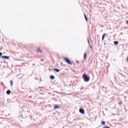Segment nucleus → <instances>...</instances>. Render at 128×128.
I'll list each match as a JSON object with an SVG mask.
<instances>
[{
    "instance_id": "28",
    "label": "nucleus",
    "mask_w": 128,
    "mask_h": 128,
    "mask_svg": "<svg viewBox=\"0 0 128 128\" xmlns=\"http://www.w3.org/2000/svg\"><path fill=\"white\" fill-rule=\"evenodd\" d=\"M71 86H72V85H71Z\"/></svg>"
},
{
    "instance_id": "7",
    "label": "nucleus",
    "mask_w": 128,
    "mask_h": 128,
    "mask_svg": "<svg viewBox=\"0 0 128 128\" xmlns=\"http://www.w3.org/2000/svg\"><path fill=\"white\" fill-rule=\"evenodd\" d=\"M53 70H54V72H60V70L58 68H54Z\"/></svg>"
},
{
    "instance_id": "14",
    "label": "nucleus",
    "mask_w": 128,
    "mask_h": 128,
    "mask_svg": "<svg viewBox=\"0 0 128 128\" xmlns=\"http://www.w3.org/2000/svg\"><path fill=\"white\" fill-rule=\"evenodd\" d=\"M101 124H102V126H104L106 124V122L104 121H102L101 122Z\"/></svg>"
},
{
    "instance_id": "30",
    "label": "nucleus",
    "mask_w": 128,
    "mask_h": 128,
    "mask_svg": "<svg viewBox=\"0 0 128 128\" xmlns=\"http://www.w3.org/2000/svg\"><path fill=\"white\" fill-rule=\"evenodd\" d=\"M40 81L42 82V80H40Z\"/></svg>"
},
{
    "instance_id": "10",
    "label": "nucleus",
    "mask_w": 128,
    "mask_h": 128,
    "mask_svg": "<svg viewBox=\"0 0 128 128\" xmlns=\"http://www.w3.org/2000/svg\"><path fill=\"white\" fill-rule=\"evenodd\" d=\"M54 78H56V77H54V76L52 75L50 76V80H54Z\"/></svg>"
},
{
    "instance_id": "4",
    "label": "nucleus",
    "mask_w": 128,
    "mask_h": 128,
    "mask_svg": "<svg viewBox=\"0 0 128 128\" xmlns=\"http://www.w3.org/2000/svg\"><path fill=\"white\" fill-rule=\"evenodd\" d=\"M36 52H39L40 54H42V50L40 48H37Z\"/></svg>"
},
{
    "instance_id": "9",
    "label": "nucleus",
    "mask_w": 128,
    "mask_h": 128,
    "mask_svg": "<svg viewBox=\"0 0 128 128\" xmlns=\"http://www.w3.org/2000/svg\"><path fill=\"white\" fill-rule=\"evenodd\" d=\"M86 56H88L86 53H84V60H86Z\"/></svg>"
},
{
    "instance_id": "3",
    "label": "nucleus",
    "mask_w": 128,
    "mask_h": 128,
    "mask_svg": "<svg viewBox=\"0 0 128 128\" xmlns=\"http://www.w3.org/2000/svg\"><path fill=\"white\" fill-rule=\"evenodd\" d=\"M79 112L82 114H86V112H84V108H80Z\"/></svg>"
},
{
    "instance_id": "31",
    "label": "nucleus",
    "mask_w": 128,
    "mask_h": 128,
    "mask_svg": "<svg viewBox=\"0 0 128 128\" xmlns=\"http://www.w3.org/2000/svg\"><path fill=\"white\" fill-rule=\"evenodd\" d=\"M104 88V86H102V88Z\"/></svg>"
},
{
    "instance_id": "21",
    "label": "nucleus",
    "mask_w": 128,
    "mask_h": 128,
    "mask_svg": "<svg viewBox=\"0 0 128 128\" xmlns=\"http://www.w3.org/2000/svg\"><path fill=\"white\" fill-rule=\"evenodd\" d=\"M76 64H80V62L79 61H76Z\"/></svg>"
},
{
    "instance_id": "16",
    "label": "nucleus",
    "mask_w": 128,
    "mask_h": 128,
    "mask_svg": "<svg viewBox=\"0 0 128 128\" xmlns=\"http://www.w3.org/2000/svg\"><path fill=\"white\" fill-rule=\"evenodd\" d=\"M122 104H123V102H120L118 103V105L119 106H122Z\"/></svg>"
},
{
    "instance_id": "19",
    "label": "nucleus",
    "mask_w": 128,
    "mask_h": 128,
    "mask_svg": "<svg viewBox=\"0 0 128 128\" xmlns=\"http://www.w3.org/2000/svg\"><path fill=\"white\" fill-rule=\"evenodd\" d=\"M104 128H110V126H104Z\"/></svg>"
},
{
    "instance_id": "13",
    "label": "nucleus",
    "mask_w": 128,
    "mask_h": 128,
    "mask_svg": "<svg viewBox=\"0 0 128 128\" xmlns=\"http://www.w3.org/2000/svg\"><path fill=\"white\" fill-rule=\"evenodd\" d=\"M84 16L85 18L86 22H88V17L86 16V15L84 14Z\"/></svg>"
},
{
    "instance_id": "24",
    "label": "nucleus",
    "mask_w": 128,
    "mask_h": 128,
    "mask_svg": "<svg viewBox=\"0 0 128 128\" xmlns=\"http://www.w3.org/2000/svg\"><path fill=\"white\" fill-rule=\"evenodd\" d=\"M126 62H128V57L127 60H126Z\"/></svg>"
},
{
    "instance_id": "11",
    "label": "nucleus",
    "mask_w": 128,
    "mask_h": 128,
    "mask_svg": "<svg viewBox=\"0 0 128 128\" xmlns=\"http://www.w3.org/2000/svg\"><path fill=\"white\" fill-rule=\"evenodd\" d=\"M114 44L115 46H118V41H114Z\"/></svg>"
},
{
    "instance_id": "23",
    "label": "nucleus",
    "mask_w": 128,
    "mask_h": 128,
    "mask_svg": "<svg viewBox=\"0 0 128 128\" xmlns=\"http://www.w3.org/2000/svg\"><path fill=\"white\" fill-rule=\"evenodd\" d=\"M41 62H44V59H41Z\"/></svg>"
},
{
    "instance_id": "32",
    "label": "nucleus",
    "mask_w": 128,
    "mask_h": 128,
    "mask_svg": "<svg viewBox=\"0 0 128 128\" xmlns=\"http://www.w3.org/2000/svg\"><path fill=\"white\" fill-rule=\"evenodd\" d=\"M2 84H4V83H2Z\"/></svg>"
},
{
    "instance_id": "2",
    "label": "nucleus",
    "mask_w": 128,
    "mask_h": 128,
    "mask_svg": "<svg viewBox=\"0 0 128 128\" xmlns=\"http://www.w3.org/2000/svg\"><path fill=\"white\" fill-rule=\"evenodd\" d=\"M64 60L68 64H69L70 66H72V61L70 60V58H68L64 57Z\"/></svg>"
},
{
    "instance_id": "17",
    "label": "nucleus",
    "mask_w": 128,
    "mask_h": 128,
    "mask_svg": "<svg viewBox=\"0 0 128 128\" xmlns=\"http://www.w3.org/2000/svg\"><path fill=\"white\" fill-rule=\"evenodd\" d=\"M87 40L89 46H90V40H88V38L87 39Z\"/></svg>"
},
{
    "instance_id": "1",
    "label": "nucleus",
    "mask_w": 128,
    "mask_h": 128,
    "mask_svg": "<svg viewBox=\"0 0 128 128\" xmlns=\"http://www.w3.org/2000/svg\"><path fill=\"white\" fill-rule=\"evenodd\" d=\"M82 78L84 80L85 82H88L90 80V76L86 74H84L82 76Z\"/></svg>"
},
{
    "instance_id": "5",
    "label": "nucleus",
    "mask_w": 128,
    "mask_h": 128,
    "mask_svg": "<svg viewBox=\"0 0 128 128\" xmlns=\"http://www.w3.org/2000/svg\"><path fill=\"white\" fill-rule=\"evenodd\" d=\"M10 58V56H2L1 58H4V60H8Z\"/></svg>"
},
{
    "instance_id": "15",
    "label": "nucleus",
    "mask_w": 128,
    "mask_h": 128,
    "mask_svg": "<svg viewBox=\"0 0 128 128\" xmlns=\"http://www.w3.org/2000/svg\"><path fill=\"white\" fill-rule=\"evenodd\" d=\"M10 84H11V86H12L13 84H14V81L10 80Z\"/></svg>"
},
{
    "instance_id": "26",
    "label": "nucleus",
    "mask_w": 128,
    "mask_h": 128,
    "mask_svg": "<svg viewBox=\"0 0 128 128\" xmlns=\"http://www.w3.org/2000/svg\"><path fill=\"white\" fill-rule=\"evenodd\" d=\"M32 66H36V64H32Z\"/></svg>"
},
{
    "instance_id": "18",
    "label": "nucleus",
    "mask_w": 128,
    "mask_h": 128,
    "mask_svg": "<svg viewBox=\"0 0 128 128\" xmlns=\"http://www.w3.org/2000/svg\"><path fill=\"white\" fill-rule=\"evenodd\" d=\"M2 56V53L0 52V56Z\"/></svg>"
},
{
    "instance_id": "6",
    "label": "nucleus",
    "mask_w": 128,
    "mask_h": 128,
    "mask_svg": "<svg viewBox=\"0 0 128 128\" xmlns=\"http://www.w3.org/2000/svg\"><path fill=\"white\" fill-rule=\"evenodd\" d=\"M58 108H60V106L58 105H55L54 106V110H58Z\"/></svg>"
},
{
    "instance_id": "25",
    "label": "nucleus",
    "mask_w": 128,
    "mask_h": 128,
    "mask_svg": "<svg viewBox=\"0 0 128 128\" xmlns=\"http://www.w3.org/2000/svg\"><path fill=\"white\" fill-rule=\"evenodd\" d=\"M124 70H126V67H125Z\"/></svg>"
},
{
    "instance_id": "12",
    "label": "nucleus",
    "mask_w": 128,
    "mask_h": 128,
    "mask_svg": "<svg viewBox=\"0 0 128 128\" xmlns=\"http://www.w3.org/2000/svg\"><path fill=\"white\" fill-rule=\"evenodd\" d=\"M106 34H104L102 36V40H104V38H106Z\"/></svg>"
},
{
    "instance_id": "20",
    "label": "nucleus",
    "mask_w": 128,
    "mask_h": 128,
    "mask_svg": "<svg viewBox=\"0 0 128 128\" xmlns=\"http://www.w3.org/2000/svg\"><path fill=\"white\" fill-rule=\"evenodd\" d=\"M90 48H91V50H92V46L90 45Z\"/></svg>"
},
{
    "instance_id": "27",
    "label": "nucleus",
    "mask_w": 128,
    "mask_h": 128,
    "mask_svg": "<svg viewBox=\"0 0 128 128\" xmlns=\"http://www.w3.org/2000/svg\"><path fill=\"white\" fill-rule=\"evenodd\" d=\"M80 90H84V88H81Z\"/></svg>"
},
{
    "instance_id": "8",
    "label": "nucleus",
    "mask_w": 128,
    "mask_h": 128,
    "mask_svg": "<svg viewBox=\"0 0 128 128\" xmlns=\"http://www.w3.org/2000/svg\"><path fill=\"white\" fill-rule=\"evenodd\" d=\"M11 92H12V91H10V90H8L6 92V94H8V96H10Z\"/></svg>"
},
{
    "instance_id": "29",
    "label": "nucleus",
    "mask_w": 128,
    "mask_h": 128,
    "mask_svg": "<svg viewBox=\"0 0 128 128\" xmlns=\"http://www.w3.org/2000/svg\"><path fill=\"white\" fill-rule=\"evenodd\" d=\"M3 54H4V52Z\"/></svg>"
},
{
    "instance_id": "22",
    "label": "nucleus",
    "mask_w": 128,
    "mask_h": 128,
    "mask_svg": "<svg viewBox=\"0 0 128 128\" xmlns=\"http://www.w3.org/2000/svg\"><path fill=\"white\" fill-rule=\"evenodd\" d=\"M32 96H29V98H32Z\"/></svg>"
}]
</instances>
